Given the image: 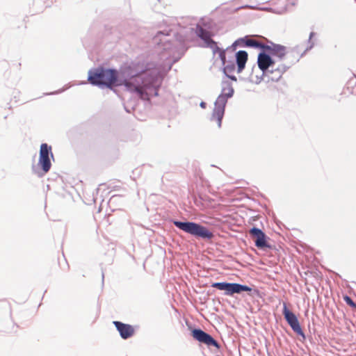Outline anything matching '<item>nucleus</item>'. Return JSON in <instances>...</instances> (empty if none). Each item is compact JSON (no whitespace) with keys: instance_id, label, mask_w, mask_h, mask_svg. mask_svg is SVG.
Masks as SVG:
<instances>
[{"instance_id":"6ab92c4d","label":"nucleus","mask_w":356,"mask_h":356,"mask_svg":"<svg viewBox=\"0 0 356 356\" xmlns=\"http://www.w3.org/2000/svg\"><path fill=\"white\" fill-rule=\"evenodd\" d=\"M343 300L348 305L350 306L353 308H356V303L352 300V298L350 296H345L343 297Z\"/></svg>"},{"instance_id":"ddd939ff","label":"nucleus","mask_w":356,"mask_h":356,"mask_svg":"<svg viewBox=\"0 0 356 356\" xmlns=\"http://www.w3.org/2000/svg\"><path fill=\"white\" fill-rule=\"evenodd\" d=\"M249 234L254 240L255 246L259 249L264 250L267 248H270V245L267 242V236L261 229L253 227L250 229Z\"/></svg>"},{"instance_id":"0eeeda50","label":"nucleus","mask_w":356,"mask_h":356,"mask_svg":"<svg viewBox=\"0 0 356 356\" xmlns=\"http://www.w3.org/2000/svg\"><path fill=\"white\" fill-rule=\"evenodd\" d=\"M50 158L54 159V154L51 152V147L47 143H42L40 145L39 153L38 165L40 167L42 172L38 171L35 166H33L32 170L33 172L39 177L42 176L44 174L47 173L51 167V163Z\"/></svg>"},{"instance_id":"2eb2a0df","label":"nucleus","mask_w":356,"mask_h":356,"mask_svg":"<svg viewBox=\"0 0 356 356\" xmlns=\"http://www.w3.org/2000/svg\"><path fill=\"white\" fill-rule=\"evenodd\" d=\"M274 58L265 50H261L257 56V65L262 73H265L269 69L271 64H273Z\"/></svg>"},{"instance_id":"423d86ee","label":"nucleus","mask_w":356,"mask_h":356,"mask_svg":"<svg viewBox=\"0 0 356 356\" xmlns=\"http://www.w3.org/2000/svg\"><path fill=\"white\" fill-rule=\"evenodd\" d=\"M246 44L253 48L265 50L271 56L277 58L278 61H282L286 55V47L272 42H270V44H268L257 41H247Z\"/></svg>"},{"instance_id":"4be33fe9","label":"nucleus","mask_w":356,"mask_h":356,"mask_svg":"<svg viewBox=\"0 0 356 356\" xmlns=\"http://www.w3.org/2000/svg\"><path fill=\"white\" fill-rule=\"evenodd\" d=\"M63 91H64V90H58V91H55V92H51V93H48L47 95H54V94H58V93H60V92H62Z\"/></svg>"},{"instance_id":"7ed1b4c3","label":"nucleus","mask_w":356,"mask_h":356,"mask_svg":"<svg viewBox=\"0 0 356 356\" xmlns=\"http://www.w3.org/2000/svg\"><path fill=\"white\" fill-rule=\"evenodd\" d=\"M195 34L204 42L205 47L210 48L213 54H218L219 58L222 64V72L225 76L231 81H237L236 76L234 74L236 70V63L234 60H227L226 49L220 48L216 41L212 39L213 33L202 27L200 24H197L195 27Z\"/></svg>"},{"instance_id":"4468645a","label":"nucleus","mask_w":356,"mask_h":356,"mask_svg":"<svg viewBox=\"0 0 356 356\" xmlns=\"http://www.w3.org/2000/svg\"><path fill=\"white\" fill-rule=\"evenodd\" d=\"M113 323L122 339H127L134 334V328L131 325L124 323L118 321H114Z\"/></svg>"},{"instance_id":"a211bd4d","label":"nucleus","mask_w":356,"mask_h":356,"mask_svg":"<svg viewBox=\"0 0 356 356\" xmlns=\"http://www.w3.org/2000/svg\"><path fill=\"white\" fill-rule=\"evenodd\" d=\"M247 41H254V40L250 39V36H248V35H246L243 38H240L236 40L230 47H229L226 49V50L227 51H232L233 52L236 49V48L238 47L245 46V47H250L248 45L246 44Z\"/></svg>"},{"instance_id":"f03ea898","label":"nucleus","mask_w":356,"mask_h":356,"mask_svg":"<svg viewBox=\"0 0 356 356\" xmlns=\"http://www.w3.org/2000/svg\"><path fill=\"white\" fill-rule=\"evenodd\" d=\"M184 41L182 35L172 29L158 31L153 38L156 51L169 69L183 56L185 51Z\"/></svg>"},{"instance_id":"20e7f679","label":"nucleus","mask_w":356,"mask_h":356,"mask_svg":"<svg viewBox=\"0 0 356 356\" xmlns=\"http://www.w3.org/2000/svg\"><path fill=\"white\" fill-rule=\"evenodd\" d=\"M234 89L232 83L229 80L223 79L221 81V92L214 102V108L211 118V120L217 122L219 128L222 125L227 101L234 96Z\"/></svg>"},{"instance_id":"9d476101","label":"nucleus","mask_w":356,"mask_h":356,"mask_svg":"<svg viewBox=\"0 0 356 356\" xmlns=\"http://www.w3.org/2000/svg\"><path fill=\"white\" fill-rule=\"evenodd\" d=\"M290 68V65L283 63H279L276 67V70H268L265 73H262L261 76H257L255 83H259L262 80L266 82L278 81L282 76L283 74Z\"/></svg>"},{"instance_id":"dca6fc26","label":"nucleus","mask_w":356,"mask_h":356,"mask_svg":"<svg viewBox=\"0 0 356 356\" xmlns=\"http://www.w3.org/2000/svg\"><path fill=\"white\" fill-rule=\"evenodd\" d=\"M289 3H285L284 0H275L274 4H279L280 2L284 4L282 6L277 7V8H270L268 10L273 13L278 15H283L286 12L289 11L290 6H295L297 2V0H288Z\"/></svg>"},{"instance_id":"6e6552de","label":"nucleus","mask_w":356,"mask_h":356,"mask_svg":"<svg viewBox=\"0 0 356 356\" xmlns=\"http://www.w3.org/2000/svg\"><path fill=\"white\" fill-rule=\"evenodd\" d=\"M211 287L217 289L220 291H224L225 296H233L235 293L241 294L243 292H251L252 289L248 285H244L234 282H213Z\"/></svg>"},{"instance_id":"f8f14e48","label":"nucleus","mask_w":356,"mask_h":356,"mask_svg":"<svg viewBox=\"0 0 356 356\" xmlns=\"http://www.w3.org/2000/svg\"><path fill=\"white\" fill-rule=\"evenodd\" d=\"M191 336L198 342L206 345L207 347H215L217 349L220 348V343L209 333L200 328L191 330Z\"/></svg>"},{"instance_id":"5701e85b","label":"nucleus","mask_w":356,"mask_h":356,"mask_svg":"<svg viewBox=\"0 0 356 356\" xmlns=\"http://www.w3.org/2000/svg\"><path fill=\"white\" fill-rule=\"evenodd\" d=\"M102 280L104 281V273L102 272Z\"/></svg>"},{"instance_id":"39448f33","label":"nucleus","mask_w":356,"mask_h":356,"mask_svg":"<svg viewBox=\"0 0 356 356\" xmlns=\"http://www.w3.org/2000/svg\"><path fill=\"white\" fill-rule=\"evenodd\" d=\"M173 225L179 229L197 239L211 241L215 235L209 228L200 223L184 220H173Z\"/></svg>"},{"instance_id":"1a4fd4ad","label":"nucleus","mask_w":356,"mask_h":356,"mask_svg":"<svg viewBox=\"0 0 356 356\" xmlns=\"http://www.w3.org/2000/svg\"><path fill=\"white\" fill-rule=\"evenodd\" d=\"M314 32H311L309 36V39L307 41V47L304 49L303 51L301 52V49L303 48L304 44H298L292 49H291L289 51H286V55L288 58H290L289 65L290 67L293 65V64L298 62L302 56H304L306 53L311 50L314 46V42L312 41V38L315 35Z\"/></svg>"},{"instance_id":"412c9836","label":"nucleus","mask_w":356,"mask_h":356,"mask_svg":"<svg viewBox=\"0 0 356 356\" xmlns=\"http://www.w3.org/2000/svg\"><path fill=\"white\" fill-rule=\"evenodd\" d=\"M200 106L202 108H206L207 107V103L204 102H201L200 104Z\"/></svg>"},{"instance_id":"f257e3e1","label":"nucleus","mask_w":356,"mask_h":356,"mask_svg":"<svg viewBox=\"0 0 356 356\" xmlns=\"http://www.w3.org/2000/svg\"><path fill=\"white\" fill-rule=\"evenodd\" d=\"M88 81L99 88L113 89L118 85L143 97L147 90H152L154 96L159 95L161 84L158 69L153 63L132 62L124 70V79L118 83L119 74L117 70L97 67L91 68L88 73Z\"/></svg>"},{"instance_id":"aec40b11","label":"nucleus","mask_w":356,"mask_h":356,"mask_svg":"<svg viewBox=\"0 0 356 356\" xmlns=\"http://www.w3.org/2000/svg\"><path fill=\"white\" fill-rule=\"evenodd\" d=\"M277 63V61L275 59H274L273 64L270 65V67H269V70H276V67L279 64V63Z\"/></svg>"},{"instance_id":"f3484780","label":"nucleus","mask_w":356,"mask_h":356,"mask_svg":"<svg viewBox=\"0 0 356 356\" xmlns=\"http://www.w3.org/2000/svg\"><path fill=\"white\" fill-rule=\"evenodd\" d=\"M248 58V54L246 51L240 50L235 53L236 64L237 65V73H241L245 68Z\"/></svg>"},{"instance_id":"9b49d317","label":"nucleus","mask_w":356,"mask_h":356,"mask_svg":"<svg viewBox=\"0 0 356 356\" xmlns=\"http://www.w3.org/2000/svg\"><path fill=\"white\" fill-rule=\"evenodd\" d=\"M282 314L292 330L298 335L302 337L303 339H305L306 336L300 326L296 315L287 307L285 303L283 306Z\"/></svg>"}]
</instances>
